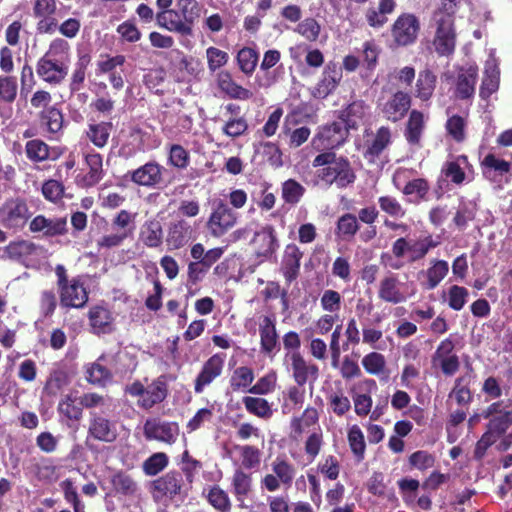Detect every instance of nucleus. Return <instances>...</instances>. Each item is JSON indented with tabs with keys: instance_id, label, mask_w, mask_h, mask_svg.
Instances as JSON below:
<instances>
[{
	"instance_id": "5fc2aeb1",
	"label": "nucleus",
	"mask_w": 512,
	"mask_h": 512,
	"mask_svg": "<svg viewBox=\"0 0 512 512\" xmlns=\"http://www.w3.org/2000/svg\"><path fill=\"white\" fill-rule=\"evenodd\" d=\"M305 187L295 179H288L282 183L281 196L285 203L296 205L305 194Z\"/></svg>"
},
{
	"instance_id": "cd10ccee",
	"label": "nucleus",
	"mask_w": 512,
	"mask_h": 512,
	"mask_svg": "<svg viewBox=\"0 0 512 512\" xmlns=\"http://www.w3.org/2000/svg\"><path fill=\"white\" fill-rule=\"evenodd\" d=\"M157 26L170 32H176L182 36H190L193 29L178 10L158 11L155 15Z\"/></svg>"
},
{
	"instance_id": "7ed1b4c3",
	"label": "nucleus",
	"mask_w": 512,
	"mask_h": 512,
	"mask_svg": "<svg viewBox=\"0 0 512 512\" xmlns=\"http://www.w3.org/2000/svg\"><path fill=\"white\" fill-rule=\"evenodd\" d=\"M455 14L444 11H433L430 28L433 30L432 46L439 57L454 54L457 42Z\"/></svg>"
},
{
	"instance_id": "c03bdc74",
	"label": "nucleus",
	"mask_w": 512,
	"mask_h": 512,
	"mask_svg": "<svg viewBox=\"0 0 512 512\" xmlns=\"http://www.w3.org/2000/svg\"><path fill=\"white\" fill-rule=\"evenodd\" d=\"M242 403L246 411L260 419H270L273 415V409L270 403L261 397L244 396Z\"/></svg>"
},
{
	"instance_id": "3c124183",
	"label": "nucleus",
	"mask_w": 512,
	"mask_h": 512,
	"mask_svg": "<svg viewBox=\"0 0 512 512\" xmlns=\"http://www.w3.org/2000/svg\"><path fill=\"white\" fill-rule=\"evenodd\" d=\"M18 95V81L14 75H0V103L12 105Z\"/></svg>"
},
{
	"instance_id": "412c9836",
	"label": "nucleus",
	"mask_w": 512,
	"mask_h": 512,
	"mask_svg": "<svg viewBox=\"0 0 512 512\" xmlns=\"http://www.w3.org/2000/svg\"><path fill=\"white\" fill-rule=\"evenodd\" d=\"M87 434L104 443H113L118 437L116 423L96 412L90 413Z\"/></svg>"
},
{
	"instance_id": "6e6552de",
	"label": "nucleus",
	"mask_w": 512,
	"mask_h": 512,
	"mask_svg": "<svg viewBox=\"0 0 512 512\" xmlns=\"http://www.w3.org/2000/svg\"><path fill=\"white\" fill-rule=\"evenodd\" d=\"M271 468L272 473L264 475L260 480L261 489L273 493L281 486L290 488L296 474L294 465L285 458L277 457L272 462Z\"/></svg>"
},
{
	"instance_id": "1a4fd4ad",
	"label": "nucleus",
	"mask_w": 512,
	"mask_h": 512,
	"mask_svg": "<svg viewBox=\"0 0 512 512\" xmlns=\"http://www.w3.org/2000/svg\"><path fill=\"white\" fill-rule=\"evenodd\" d=\"M237 219V213L223 200H218L213 203L206 228L212 237L220 238L236 225Z\"/></svg>"
},
{
	"instance_id": "4c0bfd02",
	"label": "nucleus",
	"mask_w": 512,
	"mask_h": 512,
	"mask_svg": "<svg viewBox=\"0 0 512 512\" xmlns=\"http://www.w3.org/2000/svg\"><path fill=\"white\" fill-rule=\"evenodd\" d=\"M437 84L436 74L429 68L419 71L415 84L414 95L423 102L429 101Z\"/></svg>"
},
{
	"instance_id": "69168bd1",
	"label": "nucleus",
	"mask_w": 512,
	"mask_h": 512,
	"mask_svg": "<svg viewBox=\"0 0 512 512\" xmlns=\"http://www.w3.org/2000/svg\"><path fill=\"white\" fill-rule=\"evenodd\" d=\"M168 163L177 169H186L190 163V154L182 145L172 144L169 148Z\"/></svg>"
},
{
	"instance_id": "0eeeda50",
	"label": "nucleus",
	"mask_w": 512,
	"mask_h": 512,
	"mask_svg": "<svg viewBox=\"0 0 512 512\" xmlns=\"http://www.w3.org/2000/svg\"><path fill=\"white\" fill-rule=\"evenodd\" d=\"M30 216L29 207L23 198H9L0 206V225L6 230L21 231Z\"/></svg>"
},
{
	"instance_id": "2eb2a0df",
	"label": "nucleus",
	"mask_w": 512,
	"mask_h": 512,
	"mask_svg": "<svg viewBox=\"0 0 512 512\" xmlns=\"http://www.w3.org/2000/svg\"><path fill=\"white\" fill-rule=\"evenodd\" d=\"M103 157L100 153L89 152L84 155L83 173L76 176L78 187L89 189L97 185L104 177Z\"/></svg>"
},
{
	"instance_id": "39448f33",
	"label": "nucleus",
	"mask_w": 512,
	"mask_h": 512,
	"mask_svg": "<svg viewBox=\"0 0 512 512\" xmlns=\"http://www.w3.org/2000/svg\"><path fill=\"white\" fill-rule=\"evenodd\" d=\"M421 31V22L417 15L403 12L397 16L390 27L392 44L396 48L414 45Z\"/></svg>"
},
{
	"instance_id": "680f3d73",
	"label": "nucleus",
	"mask_w": 512,
	"mask_h": 512,
	"mask_svg": "<svg viewBox=\"0 0 512 512\" xmlns=\"http://www.w3.org/2000/svg\"><path fill=\"white\" fill-rule=\"evenodd\" d=\"M58 411L61 415L72 421H79L83 415V407L76 404V399L66 395L58 404Z\"/></svg>"
},
{
	"instance_id": "9d476101",
	"label": "nucleus",
	"mask_w": 512,
	"mask_h": 512,
	"mask_svg": "<svg viewBox=\"0 0 512 512\" xmlns=\"http://www.w3.org/2000/svg\"><path fill=\"white\" fill-rule=\"evenodd\" d=\"M412 104V98L408 92L398 90L388 99L380 97L377 108L382 116L392 123H397L405 118Z\"/></svg>"
},
{
	"instance_id": "f03ea898",
	"label": "nucleus",
	"mask_w": 512,
	"mask_h": 512,
	"mask_svg": "<svg viewBox=\"0 0 512 512\" xmlns=\"http://www.w3.org/2000/svg\"><path fill=\"white\" fill-rule=\"evenodd\" d=\"M313 167H322L318 171V177L325 184H335L339 189H345L356 180V173L347 157L339 156L332 151L318 154L312 162Z\"/></svg>"
},
{
	"instance_id": "c85d7f7f",
	"label": "nucleus",
	"mask_w": 512,
	"mask_h": 512,
	"mask_svg": "<svg viewBox=\"0 0 512 512\" xmlns=\"http://www.w3.org/2000/svg\"><path fill=\"white\" fill-rule=\"evenodd\" d=\"M378 297L384 302L399 304L406 301L401 283L395 273L388 272L379 282Z\"/></svg>"
},
{
	"instance_id": "4be33fe9",
	"label": "nucleus",
	"mask_w": 512,
	"mask_h": 512,
	"mask_svg": "<svg viewBox=\"0 0 512 512\" xmlns=\"http://www.w3.org/2000/svg\"><path fill=\"white\" fill-rule=\"evenodd\" d=\"M260 351L266 356L274 357L280 350L276 321L273 316H263L259 323Z\"/></svg>"
},
{
	"instance_id": "a19ab883",
	"label": "nucleus",
	"mask_w": 512,
	"mask_h": 512,
	"mask_svg": "<svg viewBox=\"0 0 512 512\" xmlns=\"http://www.w3.org/2000/svg\"><path fill=\"white\" fill-rule=\"evenodd\" d=\"M112 130L113 124L109 121L91 123L86 130V136L94 146L101 149L108 144Z\"/></svg>"
},
{
	"instance_id": "49530a36",
	"label": "nucleus",
	"mask_w": 512,
	"mask_h": 512,
	"mask_svg": "<svg viewBox=\"0 0 512 512\" xmlns=\"http://www.w3.org/2000/svg\"><path fill=\"white\" fill-rule=\"evenodd\" d=\"M101 359H103V356L87 367L86 380L92 385L105 387L111 381L112 373L106 366L100 363Z\"/></svg>"
},
{
	"instance_id": "13d9d810",
	"label": "nucleus",
	"mask_w": 512,
	"mask_h": 512,
	"mask_svg": "<svg viewBox=\"0 0 512 512\" xmlns=\"http://www.w3.org/2000/svg\"><path fill=\"white\" fill-rule=\"evenodd\" d=\"M362 366L368 374L379 376L385 372L386 359L383 354L373 351L363 357Z\"/></svg>"
},
{
	"instance_id": "72a5a7b5",
	"label": "nucleus",
	"mask_w": 512,
	"mask_h": 512,
	"mask_svg": "<svg viewBox=\"0 0 512 512\" xmlns=\"http://www.w3.org/2000/svg\"><path fill=\"white\" fill-rule=\"evenodd\" d=\"M193 229L184 219L176 220L170 223L166 242L170 249H180L184 247L192 237Z\"/></svg>"
},
{
	"instance_id": "de8ad7c7",
	"label": "nucleus",
	"mask_w": 512,
	"mask_h": 512,
	"mask_svg": "<svg viewBox=\"0 0 512 512\" xmlns=\"http://www.w3.org/2000/svg\"><path fill=\"white\" fill-rule=\"evenodd\" d=\"M236 61L240 71L246 76H251L257 67L259 53L254 48L245 46L238 51Z\"/></svg>"
},
{
	"instance_id": "f704fd0d",
	"label": "nucleus",
	"mask_w": 512,
	"mask_h": 512,
	"mask_svg": "<svg viewBox=\"0 0 512 512\" xmlns=\"http://www.w3.org/2000/svg\"><path fill=\"white\" fill-rule=\"evenodd\" d=\"M88 319L94 334H108L114 330L112 313L103 306L91 307L88 312Z\"/></svg>"
},
{
	"instance_id": "603ef678",
	"label": "nucleus",
	"mask_w": 512,
	"mask_h": 512,
	"mask_svg": "<svg viewBox=\"0 0 512 512\" xmlns=\"http://www.w3.org/2000/svg\"><path fill=\"white\" fill-rule=\"evenodd\" d=\"M254 378V372L250 367H237L230 378V387L233 391H247L253 383Z\"/></svg>"
},
{
	"instance_id": "79ce46f5",
	"label": "nucleus",
	"mask_w": 512,
	"mask_h": 512,
	"mask_svg": "<svg viewBox=\"0 0 512 512\" xmlns=\"http://www.w3.org/2000/svg\"><path fill=\"white\" fill-rule=\"evenodd\" d=\"M360 230L357 216L352 213L341 215L335 228V235L343 241H351Z\"/></svg>"
},
{
	"instance_id": "a878e982",
	"label": "nucleus",
	"mask_w": 512,
	"mask_h": 512,
	"mask_svg": "<svg viewBox=\"0 0 512 512\" xmlns=\"http://www.w3.org/2000/svg\"><path fill=\"white\" fill-rule=\"evenodd\" d=\"M303 252L295 244H288L284 250L280 271L288 286L300 275Z\"/></svg>"
},
{
	"instance_id": "bf43d9fd",
	"label": "nucleus",
	"mask_w": 512,
	"mask_h": 512,
	"mask_svg": "<svg viewBox=\"0 0 512 512\" xmlns=\"http://www.w3.org/2000/svg\"><path fill=\"white\" fill-rule=\"evenodd\" d=\"M378 205L382 212L392 218H403L406 215V209L391 195H383L378 198Z\"/></svg>"
},
{
	"instance_id": "c756f323",
	"label": "nucleus",
	"mask_w": 512,
	"mask_h": 512,
	"mask_svg": "<svg viewBox=\"0 0 512 512\" xmlns=\"http://www.w3.org/2000/svg\"><path fill=\"white\" fill-rule=\"evenodd\" d=\"M392 143V133L388 126H381L376 130V133L371 141H367L365 150L363 152L364 158L369 163H375L380 155Z\"/></svg>"
},
{
	"instance_id": "338daca9",
	"label": "nucleus",
	"mask_w": 512,
	"mask_h": 512,
	"mask_svg": "<svg viewBox=\"0 0 512 512\" xmlns=\"http://www.w3.org/2000/svg\"><path fill=\"white\" fill-rule=\"evenodd\" d=\"M248 131V122L245 117H230L222 127L226 136L235 139L243 136Z\"/></svg>"
},
{
	"instance_id": "e2e57ef3",
	"label": "nucleus",
	"mask_w": 512,
	"mask_h": 512,
	"mask_svg": "<svg viewBox=\"0 0 512 512\" xmlns=\"http://www.w3.org/2000/svg\"><path fill=\"white\" fill-rule=\"evenodd\" d=\"M321 26L315 18L307 17L298 23L295 32L309 42H315L319 38Z\"/></svg>"
},
{
	"instance_id": "c9c22d12",
	"label": "nucleus",
	"mask_w": 512,
	"mask_h": 512,
	"mask_svg": "<svg viewBox=\"0 0 512 512\" xmlns=\"http://www.w3.org/2000/svg\"><path fill=\"white\" fill-rule=\"evenodd\" d=\"M424 129V114L419 110L413 109L409 113V117L404 129V137L408 144L412 146H420Z\"/></svg>"
},
{
	"instance_id": "f3484780",
	"label": "nucleus",
	"mask_w": 512,
	"mask_h": 512,
	"mask_svg": "<svg viewBox=\"0 0 512 512\" xmlns=\"http://www.w3.org/2000/svg\"><path fill=\"white\" fill-rule=\"evenodd\" d=\"M143 434L147 440H157L173 444L179 434L176 422L161 421L159 418H149L143 426Z\"/></svg>"
},
{
	"instance_id": "774afa93",
	"label": "nucleus",
	"mask_w": 512,
	"mask_h": 512,
	"mask_svg": "<svg viewBox=\"0 0 512 512\" xmlns=\"http://www.w3.org/2000/svg\"><path fill=\"white\" fill-rule=\"evenodd\" d=\"M111 483L115 491L123 495H132L137 490L136 482L130 475L124 472L116 473L112 477Z\"/></svg>"
},
{
	"instance_id": "4d7b16f0",
	"label": "nucleus",
	"mask_w": 512,
	"mask_h": 512,
	"mask_svg": "<svg viewBox=\"0 0 512 512\" xmlns=\"http://www.w3.org/2000/svg\"><path fill=\"white\" fill-rule=\"evenodd\" d=\"M430 184L425 178H415L408 181L402 189V193L406 196L416 194L418 202L427 201Z\"/></svg>"
},
{
	"instance_id": "8fccbe9b",
	"label": "nucleus",
	"mask_w": 512,
	"mask_h": 512,
	"mask_svg": "<svg viewBox=\"0 0 512 512\" xmlns=\"http://www.w3.org/2000/svg\"><path fill=\"white\" fill-rule=\"evenodd\" d=\"M448 271L449 266L445 260H435L426 271L427 280L423 283V287L427 290L436 288L446 277Z\"/></svg>"
},
{
	"instance_id": "58836bf2",
	"label": "nucleus",
	"mask_w": 512,
	"mask_h": 512,
	"mask_svg": "<svg viewBox=\"0 0 512 512\" xmlns=\"http://www.w3.org/2000/svg\"><path fill=\"white\" fill-rule=\"evenodd\" d=\"M139 240L148 248L160 247L163 242V229L156 220H147L140 229Z\"/></svg>"
},
{
	"instance_id": "423d86ee",
	"label": "nucleus",
	"mask_w": 512,
	"mask_h": 512,
	"mask_svg": "<svg viewBox=\"0 0 512 512\" xmlns=\"http://www.w3.org/2000/svg\"><path fill=\"white\" fill-rule=\"evenodd\" d=\"M112 233L103 235L98 241L99 249H111L121 246L135 230L134 216L127 210H120L111 220Z\"/></svg>"
},
{
	"instance_id": "473e14b6",
	"label": "nucleus",
	"mask_w": 512,
	"mask_h": 512,
	"mask_svg": "<svg viewBox=\"0 0 512 512\" xmlns=\"http://www.w3.org/2000/svg\"><path fill=\"white\" fill-rule=\"evenodd\" d=\"M217 86L230 99L236 100H249L252 98L253 93L238 84L232 74L227 70H222L217 74Z\"/></svg>"
},
{
	"instance_id": "9b49d317",
	"label": "nucleus",
	"mask_w": 512,
	"mask_h": 512,
	"mask_svg": "<svg viewBox=\"0 0 512 512\" xmlns=\"http://www.w3.org/2000/svg\"><path fill=\"white\" fill-rule=\"evenodd\" d=\"M183 487V474L177 470H171L150 483V493L158 502L172 500L182 493Z\"/></svg>"
},
{
	"instance_id": "ea45409f",
	"label": "nucleus",
	"mask_w": 512,
	"mask_h": 512,
	"mask_svg": "<svg viewBox=\"0 0 512 512\" xmlns=\"http://www.w3.org/2000/svg\"><path fill=\"white\" fill-rule=\"evenodd\" d=\"M203 491V496L210 506L217 512H231L232 503L228 493L219 485L215 484Z\"/></svg>"
},
{
	"instance_id": "4468645a",
	"label": "nucleus",
	"mask_w": 512,
	"mask_h": 512,
	"mask_svg": "<svg viewBox=\"0 0 512 512\" xmlns=\"http://www.w3.org/2000/svg\"><path fill=\"white\" fill-rule=\"evenodd\" d=\"M502 404V401L493 402L481 412L484 419H489L486 431L497 439L512 425V411L502 409Z\"/></svg>"
},
{
	"instance_id": "5701e85b",
	"label": "nucleus",
	"mask_w": 512,
	"mask_h": 512,
	"mask_svg": "<svg viewBox=\"0 0 512 512\" xmlns=\"http://www.w3.org/2000/svg\"><path fill=\"white\" fill-rule=\"evenodd\" d=\"M292 377L298 386H304L308 381L315 382L319 377V367L307 361L300 352L289 355Z\"/></svg>"
},
{
	"instance_id": "20e7f679",
	"label": "nucleus",
	"mask_w": 512,
	"mask_h": 512,
	"mask_svg": "<svg viewBox=\"0 0 512 512\" xmlns=\"http://www.w3.org/2000/svg\"><path fill=\"white\" fill-rule=\"evenodd\" d=\"M125 393L131 397L138 398L136 404L139 408L150 410L168 397V376L162 374L147 386H144L141 381L136 380L125 387Z\"/></svg>"
},
{
	"instance_id": "f8f14e48",
	"label": "nucleus",
	"mask_w": 512,
	"mask_h": 512,
	"mask_svg": "<svg viewBox=\"0 0 512 512\" xmlns=\"http://www.w3.org/2000/svg\"><path fill=\"white\" fill-rule=\"evenodd\" d=\"M483 177L489 182L501 187L508 184L511 177V163L497 157L494 153H488L480 162Z\"/></svg>"
},
{
	"instance_id": "e433bc0d",
	"label": "nucleus",
	"mask_w": 512,
	"mask_h": 512,
	"mask_svg": "<svg viewBox=\"0 0 512 512\" xmlns=\"http://www.w3.org/2000/svg\"><path fill=\"white\" fill-rule=\"evenodd\" d=\"M396 6V2L385 0L379 1L377 8L369 7L365 12L367 24L374 29L382 28L388 22L387 15L392 14Z\"/></svg>"
},
{
	"instance_id": "a18cd8bd",
	"label": "nucleus",
	"mask_w": 512,
	"mask_h": 512,
	"mask_svg": "<svg viewBox=\"0 0 512 512\" xmlns=\"http://www.w3.org/2000/svg\"><path fill=\"white\" fill-rule=\"evenodd\" d=\"M232 492L237 500H243L252 491V476L242 468H237L231 479Z\"/></svg>"
},
{
	"instance_id": "dca6fc26",
	"label": "nucleus",
	"mask_w": 512,
	"mask_h": 512,
	"mask_svg": "<svg viewBox=\"0 0 512 512\" xmlns=\"http://www.w3.org/2000/svg\"><path fill=\"white\" fill-rule=\"evenodd\" d=\"M164 171H166L165 167L153 160L128 171L126 177L138 186L156 188L163 183Z\"/></svg>"
},
{
	"instance_id": "f257e3e1",
	"label": "nucleus",
	"mask_w": 512,
	"mask_h": 512,
	"mask_svg": "<svg viewBox=\"0 0 512 512\" xmlns=\"http://www.w3.org/2000/svg\"><path fill=\"white\" fill-rule=\"evenodd\" d=\"M70 46L62 38H56L49 44L48 50L36 63L38 77L53 86L60 85L67 77L70 64Z\"/></svg>"
},
{
	"instance_id": "09e8293b",
	"label": "nucleus",
	"mask_w": 512,
	"mask_h": 512,
	"mask_svg": "<svg viewBox=\"0 0 512 512\" xmlns=\"http://www.w3.org/2000/svg\"><path fill=\"white\" fill-rule=\"evenodd\" d=\"M50 146L42 139H31L25 144V154L32 163H42L48 160Z\"/></svg>"
},
{
	"instance_id": "b1692460",
	"label": "nucleus",
	"mask_w": 512,
	"mask_h": 512,
	"mask_svg": "<svg viewBox=\"0 0 512 512\" xmlns=\"http://www.w3.org/2000/svg\"><path fill=\"white\" fill-rule=\"evenodd\" d=\"M60 303L66 308H82L88 302V292L80 276L74 277L70 283L59 290Z\"/></svg>"
},
{
	"instance_id": "37998d69",
	"label": "nucleus",
	"mask_w": 512,
	"mask_h": 512,
	"mask_svg": "<svg viewBox=\"0 0 512 512\" xmlns=\"http://www.w3.org/2000/svg\"><path fill=\"white\" fill-rule=\"evenodd\" d=\"M36 249L37 247L33 242L21 239L11 241L7 246H5L4 254L10 260L20 262L34 254Z\"/></svg>"
},
{
	"instance_id": "a211bd4d",
	"label": "nucleus",
	"mask_w": 512,
	"mask_h": 512,
	"mask_svg": "<svg viewBox=\"0 0 512 512\" xmlns=\"http://www.w3.org/2000/svg\"><path fill=\"white\" fill-rule=\"evenodd\" d=\"M250 244L257 259H270L279 247L275 228L269 224L263 226L254 233Z\"/></svg>"
},
{
	"instance_id": "2f4dec72",
	"label": "nucleus",
	"mask_w": 512,
	"mask_h": 512,
	"mask_svg": "<svg viewBox=\"0 0 512 512\" xmlns=\"http://www.w3.org/2000/svg\"><path fill=\"white\" fill-rule=\"evenodd\" d=\"M369 109L364 100H355L339 112V119L349 130H357L367 119Z\"/></svg>"
},
{
	"instance_id": "864d4df0",
	"label": "nucleus",
	"mask_w": 512,
	"mask_h": 512,
	"mask_svg": "<svg viewBox=\"0 0 512 512\" xmlns=\"http://www.w3.org/2000/svg\"><path fill=\"white\" fill-rule=\"evenodd\" d=\"M241 458V467L243 470L258 468L261 463V450L254 445H237Z\"/></svg>"
},
{
	"instance_id": "393cba45",
	"label": "nucleus",
	"mask_w": 512,
	"mask_h": 512,
	"mask_svg": "<svg viewBox=\"0 0 512 512\" xmlns=\"http://www.w3.org/2000/svg\"><path fill=\"white\" fill-rule=\"evenodd\" d=\"M32 233H41L45 237L63 236L68 232L66 217L47 218L44 215L35 216L29 224Z\"/></svg>"
},
{
	"instance_id": "6ab92c4d",
	"label": "nucleus",
	"mask_w": 512,
	"mask_h": 512,
	"mask_svg": "<svg viewBox=\"0 0 512 512\" xmlns=\"http://www.w3.org/2000/svg\"><path fill=\"white\" fill-rule=\"evenodd\" d=\"M349 131L341 120L334 121L320 127L314 141H319L322 149L332 150L346 142Z\"/></svg>"
},
{
	"instance_id": "0e129e2a",
	"label": "nucleus",
	"mask_w": 512,
	"mask_h": 512,
	"mask_svg": "<svg viewBox=\"0 0 512 512\" xmlns=\"http://www.w3.org/2000/svg\"><path fill=\"white\" fill-rule=\"evenodd\" d=\"M464 378L458 377L452 390L449 393V398H454L457 405L468 406L473 400V394L468 385H463Z\"/></svg>"
},
{
	"instance_id": "052dcab7",
	"label": "nucleus",
	"mask_w": 512,
	"mask_h": 512,
	"mask_svg": "<svg viewBox=\"0 0 512 512\" xmlns=\"http://www.w3.org/2000/svg\"><path fill=\"white\" fill-rule=\"evenodd\" d=\"M169 463L168 456L163 452L152 454L143 462V471L147 476H155L164 470Z\"/></svg>"
},
{
	"instance_id": "6e6d98bb",
	"label": "nucleus",
	"mask_w": 512,
	"mask_h": 512,
	"mask_svg": "<svg viewBox=\"0 0 512 512\" xmlns=\"http://www.w3.org/2000/svg\"><path fill=\"white\" fill-rule=\"evenodd\" d=\"M500 76L496 69H486L482 78L479 89V96L483 100H487L499 89Z\"/></svg>"
},
{
	"instance_id": "7c9ffc66",
	"label": "nucleus",
	"mask_w": 512,
	"mask_h": 512,
	"mask_svg": "<svg viewBox=\"0 0 512 512\" xmlns=\"http://www.w3.org/2000/svg\"><path fill=\"white\" fill-rule=\"evenodd\" d=\"M38 119L40 127L48 134L49 140L59 138L64 126V116L60 109L56 106H49L40 111Z\"/></svg>"
},
{
	"instance_id": "bb28decb",
	"label": "nucleus",
	"mask_w": 512,
	"mask_h": 512,
	"mask_svg": "<svg viewBox=\"0 0 512 512\" xmlns=\"http://www.w3.org/2000/svg\"><path fill=\"white\" fill-rule=\"evenodd\" d=\"M341 79V68L336 63L329 62L324 68L321 80L314 87L313 96L318 99H325L335 91Z\"/></svg>"
},
{
	"instance_id": "ddd939ff",
	"label": "nucleus",
	"mask_w": 512,
	"mask_h": 512,
	"mask_svg": "<svg viewBox=\"0 0 512 512\" xmlns=\"http://www.w3.org/2000/svg\"><path fill=\"white\" fill-rule=\"evenodd\" d=\"M226 360L225 353H215L210 356L202 365L194 380V392L201 394L205 388L219 378L224 370Z\"/></svg>"
},
{
	"instance_id": "aec40b11",
	"label": "nucleus",
	"mask_w": 512,
	"mask_h": 512,
	"mask_svg": "<svg viewBox=\"0 0 512 512\" xmlns=\"http://www.w3.org/2000/svg\"><path fill=\"white\" fill-rule=\"evenodd\" d=\"M478 79L477 66H461L457 68L454 78V96L459 100H468L474 97L475 86Z\"/></svg>"
}]
</instances>
